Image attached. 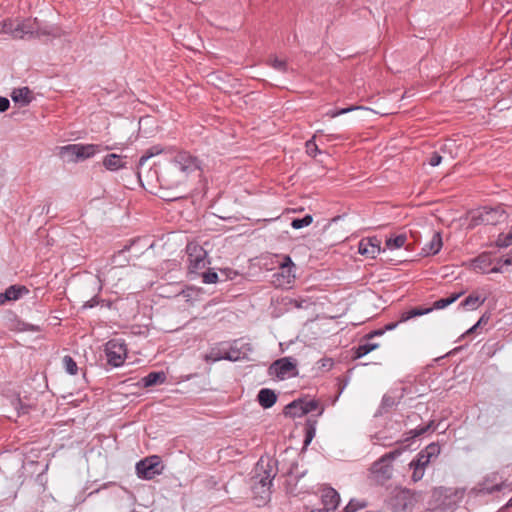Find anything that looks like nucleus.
Listing matches in <instances>:
<instances>
[{
	"instance_id": "obj_53",
	"label": "nucleus",
	"mask_w": 512,
	"mask_h": 512,
	"mask_svg": "<svg viewBox=\"0 0 512 512\" xmlns=\"http://www.w3.org/2000/svg\"><path fill=\"white\" fill-rule=\"evenodd\" d=\"M409 467L412 470L411 480L416 481V458L412 459L409 463Z\"/></svg>"
},
{
	"instance_id": "obj_43",
	"label": "nucleus",
	"mask_w": 512,
	"mask_h": 512,
	"mask_svg": "<svg viewBox=\"0 0 512 512\" xmlns=\"http://www.w3.org/2000/svg\"><path fill=\"white\" fill-rule=\"evenodd\" d=\"M360 108L361 107H359V106H349V107L341 108V109H331L326 113V115L330 118H335L342 114H346L348 112H351V111H354V110H357Z\"/></svg>"
},
{
	"instance_id": "obj_6",
	"label": "nucleus",
	"mask_w": 512,
	"mask_h": 512,
	"mask_svg": "<svg viewBox=\"0 0 512 512\" xmlns=\"http://www.w3.org/2000/svg\"><path fill=\"white\" fill-rule=\"evenodd\" d=\"M107 363L113 367L121 366L127 356V347L120 339H111L105 344Z\"/></svg>"
},
{
	"instance_id": "obj_27",
	"label": "nucleus",
	"mask_w": 512,
	"mask_h": 512,
	"mask_svg": "<svg viewBox=\"0 0 512 512\" xmlns=\"http://www.w3.org/2000/svg\"><path fill=\"white\" fill-rule=\"evenodd\" d=\"M225 344L220 343L214 347H212L208 353H206L203 359L206 362H217L220 360H225Z\"/></svg>"
},
{
	"instance_id": "obj_16",
	"label": "nucleus",
	"mask_w": 512,
	"mask_h": 512,
	"mask_svg": "<svg viewBox=\"0 0 512 512\" xmlns=\"http://www.w3.org/2000/svg\"><path fill=\"white\" fill-rule=\"evenodd\" d=\"M462 294H463L462 292L453 293L446 298H441L439 300H436L433 303V306L430 308H424L422 306H418V317L431 312L433 309H443V308L449 306L450 304L454 303Z\"/></svg>"
},
{
	"instance_id": "obj_54",
	"label": "nucleus",
	"mask_w": 512,
	"mask_h": 512,
	"mask_svg": "<svg viewBox=\"0 0 512 512\" xmlns=\"http://www.w3.org/2000/svg\"><path fill=\"white\" fill-rule=\"evenodd\" d=\"M499 262L504 265H512V250L504 258H500Z\"/></svg>"
},
{
	"instance_id": "obj_19",
	"label": "nucleus",
	"mask_w": 512,
	"mask_h": 512,
	"mask_svg": "<svg viewBox=\"0 0 512 512\" xmlns=\"http://www.w3.org/2000/svg\"><path fill=\"white\" fill-rule=\"evenodd\" d=\"M492 262V253L482 252L477 257L471 260V266L475 271L487 273L488 268L491 266Z\"/></svg>"
},
{
	"instance_id": "obj_61",
	"label": "nucleus",
	"mask_w": 512,
	"mask_h": 512,
	"mask_svg": "<svg viewBox=\"0 0 512 512\" xmlns=\"http://www.w3.org/2000/svg\"><path fill=\"white\" fill-rule=\"evenodd\" d=\"M398 324V321L388 323L385 325V330H393Z\"/></svg>"
},
{
	"instance_id": "obj_12",
	"label": "nucleus",
	"mask_w": 512,
	"mask_h": 512,
	"mask_svg": "<svg viewBox=\"0 0 512 512\" xmlns=\"http://www.w3.org/2000/svg\"><path fill=\"white\" fill-rule=\"evenodd\" d=\"M11 405L16 410L17 416L28 414L36 406L30 396L21 397L20 394L11 399Z\"/></svg>"
},
{
	"instance_id": "obj_8",
	"label": "nucleus",
	"mask_w": 512,
	"mask_h": 512,
	"mask_svg": "<svg viewBox=\"0 0 512 512\" xmlns=\"http://www.w3.org/2000/svg\"><path fill=\"white\" fill-rule=\"evenodd\" d=\"M441 447L438 443L432 442L418 453V470L425 469L429 464L434 463L440 454Z\"/></svg>"
},
{
	"instance_id": "obj_17",
	"label": "nucleus",
	"mask_w": 512,
	"mask_h": 512,
	"mask_svg": "<svg viewBox=\"0 0 512 512\" xmlns=\"http://www.w3.org/2000/svg\"><path fill=\"white\" fill-rule=\"evenodd\" d=\"M127 156H121L115 153L108 154L103 159V166L109 171H117L125 168Z\"/></svg>"
},
{
	"instance_id": "obj_56",
	"label": "nucleus",
	"mask_w": 512,
	"mask_h": 512,
	"mask_svg": "<svg viewBox=\"0 0 512 512\" xmlns=\"http://www.w3.org/2000/svg\"><path fill=\"white\" fill-rule=\"evenodd\" d=\"M490 316L487 315V313L483 314L480 319L477 321V324L479 325V327L483 324H486L489 320Z\"/></svg>"
},
{
	"instance_id": "obj_42",
	"label": "nucleus",
	"mask_w": 512,
	"mask_h": 512,
	"mask_svg": "<svg viewBox=\"0 0 512 512\" xmlns=\"http://www.w3.org/2000/svg\"><path fill=\"white\" fill-rule=\"evenodd\" d=\"M316 135H314L311 139L306 141V152L311 157H316L318 153H320V150L315 142Z\"/></svg>"
},
{
	"instance_id": "obj_34",
	"label": "nucleus",
	"mask_w": 512,
	"mask_h": 512,
	"mask_svg": "<svg viewBox=\"0 0 512 512\" xmlns=\"http://www.w3.org/2000/svg\"><path fill=\"white\" fill-rule=\"evenodd\" d=\"M313 222V217L310 214L305 215L303 218H294L291 221V226L294 229H301L309 226Z\"/></svg>"
},
{
	"instance_id": "obj_47",
	"label": "nucleus",
	"mask_w": 512,
	"mask_h": 512,
	"mask_svg": "<svg viewBox=\"0 0 512 512\" xmlns=\"http://www.w3.org/2000/svg\"><path fill=\"white\" fill-rule=\"evenodd\" d=\"M271 468L269 470H264V473L266 474L263 476L259 483L262 487H270L272 485V479L274 478L275 474H271Z\"/></svg>"
},
{
	"instance_id": "obj_40",
	"label": "nucleus",
	"mask_w": 512,
	"mask_h": 512,
	"mask_svg": "<svg viewBox=\"0 0 512 512\" xmlns=\"http://www.w3.org/2000/svg\"><path fill=\"white\" fill-rule=\"evenodd\" d=\"M225 360L229 361H237L241 359V351L235 347L232 346H226L225 345Z\"/></svg>"
},
{
	"instance_id": "obj_3",
	"label": "nucleus",
	"mask_w": 512,
	"mask_h": 512,
	"mask_svg": "<svg viewBox=\"0 0 512 512\" xmlns=\"http://www.w3.org/2000/svg\"><path fill=\"white\" fill-rule=\"evenodd\" d=\"M187 254V274L190 279H194L200 275L209 264L207 251L197 242H189L186 245Z\"/></svg>"
},
{
	"instance_id": "obj_55",
	"label": "nucleus",
	"mask_w": 512,
	"mask_h": 512,
	"mask_svg": "<svg viewBox=\"0 0 512 512\" xmlns=\"http://www.w3.org/2000/svg\"><path fill=\"white\" fill-rule=\"evenodd\" d=\"M504 264H502L501 262H499V260L497 261V264L492 267L491 269H488L487 273H500L502 271V266Z\"/></svg>"
},
{
	"instance_id": "obj_64",
	"label": "nucleus",
	"mask_w": 512,
	"mask_h": 512,
	"mask_svg": "<svg viewBox=\"0 0 512 512\" xmlns=\"http://www.w3.org/2000/svg\"><path fill=\"white\" fill-rule=\"evenodd\" d=\"M327 363H328V366H329V367H332L333 362H332V360H331V359H326V360H325V363H323V366H324V367H325V366H327Z\"/></svg>"
},
{
	"instance_id": "obj_22",
	"label": "nucleus",
	"mask_w": 512,
	"mask_h": 512,
	"mask_svg": "<svg viewBox=\"0 0 512 512\" xmlns=\"http://www.w3.org/2000/svg\"><path fill=\"white\" fill-rule=\"evenodd\" d=\"M504 489H508L509 491H512V486L510 484H507L506 482L502 481L500 483L493 484L492 481L486 477L482 483H480V489L479 491L483 494H492L497 491H502Z\"/></svg>"
},
{
	"instance_id": "obj_37",
	"label": "nucleus",
	"mask_w": 512,
	"mask_h": 512,
	"mask_svg": "<svg viewBox=\"0 0 512 512\" xmlns=\"http://www.w3.org/2000/svg\"><path fill=\"white\" fill-rule=\"evenodd\" d=\"M63 365H64L66 372L69 373L70 375L77 374L78 366H77V363L74 361V359L71 356H69V355L64 356Z\"/></svg>"
},
{
	"instance_id": "obj_24",
	"label": "nucleus",
	"mask_w": 512,
	"mask_h": 512,
	"mask_svg": "<svg viewBox=\"0 0 512 512\" xmlns=\"http://www.w3.org/2000/svg\"><path fill=\"white\" fill-rule=\"evenodd\" d=\"M302 407V398L296 399L284 407L283 414L290 418L302 417L306 415Z\"/></svg>"
},
{
	"instance_id": "obj_63",
	"label": "nucleus",
	"mask_w": 512,
	"mask_h": 512,
	"mask_svg": "<svg viewBox=\"0 0 512 512\" xmlns=\"http://www.w3.org/2000/svg\"><path fill=\"white\" fill-rule=\"evenodd\" d=\"M129 249H130V245H125L123 247V249L118 251V255H121L122 253H124L125 251H128Z\"/></svg>"
},
{
	"instance_id": "obj_26",
	"label": "nucleus",
	"mask_w": 512,
	"mask_h": 512,
	"mask_svg": "<svg viewBox=\"0 0 512 512\" xmlns=\"http://www.w3.org/2000/svg\"><path fill=\"white\" fill-rule=\"evenodd\" d=\"M166 381V374L163 371H152L141 379L144 387H152Z\"/></svg>"
},
{
	"instance_id": "obj_23",
	"label": "nucleus",
	"mask_w": 512,
	"mask_h": 512,
	"mask_svg": "<svg viewBox=\"0 0 512 512\" xmlns=\"http://www.w3.org/2000/svg\"><path fill=\"white\" fill-rule=\"evenodd\" d=\"M257 400L264 409H268L276 403L277 395L272 389L263 388L258 392Z\"/></svg>"
},
{
	"instance_id": "obj_14",
	"label": "nucleus",
	"mask_w": 512,
	"mask_h": 512,
	"mask_svg": "<svg viewBox=\"0 0 512 512\" xmlns=\"http://www.w3.org/2000/svg\"><path fill=\"white\" fill-rule=\"evenodd\" d=\"M413 493L409 489H400L393 497V506L402 511L412 507Z\"/></svg>"
},
{
	"instance_id": "obj_60",
	"label": "nucleus",
	"mask_w": 512,
	"mask_h": 512,
	"mask_svg": "<svg viewBox=\"0 0 512 512\" xmlns=\"http://www.w3.org/2000/svg\"><path fill=\"white\" fill-rule=\"evenodd\" d=\"M479 328V325L476 323L474 324L471 328H469L463 335L462 337H464L465 335H468V334H471V333H474L477 329Z\"/></svg>"
},
{
	"instance_id": "obj_4",
	"label": "nucleus",
	"mask_w": 512,
	"mask_h": 512,
	"mask_svg": "<svg viewBox=\"0 0 512 512\" xmlns=\"http://www.w3.org/2000/svg\"><path fill=\"white\" fill-rule=\"evenodd\" d=\"M395 457V452H390L383 455L380 459L375 461L371 468L372 479L380 485H383L392 477V460Z\"/></svg>"
},
{
	"instance_id": "obj_48",
	"label": "nucleus",
	"mask_w": 512,
	"mask_h": 512,
	"mask_svg": "<svg viewBox=\"0 0 512 512\" xmlns=\"http://www.w3.org/2000/svg\"><path fill=\"white\" fill-rule=\"evenodd\" d=\"M280 268L283 271L285 270L288 273V277L290 276V272H291L292 268H295V264L293 263L290 256H285L283 258V261L280 264Z\"/></svg>"
},
{
	"instance_id": "obj_21",
	"label": "nucleus",
	"mask_w": 512,
	"mask_h": 512,
	"mask_svg": "<svg viewBox=\"0 0 512 512\" xmlns=\"http://www.w3.org/2000/svg\"><path fill=\"white\" fill-rule=\"evenodd\" d=\"M11 98L15 103L20 104V106H27L33 100L32 91L28 87H22L18 89H14L11 93Z\"/></svg>"
},
{
	"instance_id": "obj_10",
	"label": "nucleus",
	"mask_w": 512,
	"mask_h": 512,
	"mask_svg": "<svg viewBox=\"0 0 512 512\" xmlns=\"http://www.w3.org/2000/svg\"><path fill=\"white\" fill-rule=\"evenodd\" d=\"M433 148V145L430 144L429 141L424 140L418 143V150L421 151L424 159L422 164L425 165L428 163L432 167H436L441 163L442 156L437 151H430Z\"/></svg>"
},
{
	"instance_id": "obj_15",
	"label": "nucleus",
	"mask_w": 512,
	"mask_h": 512,
	"mask_svg": "<svg viewBox=\"0 0 512 512\" xmlns=\"http://www.w3.org/2000/svg\"><path fill=\"white\" fill-rule=\"evenodd\" d=\"M28 292L29 290L23 285H11L5 292L0 293V306L8 301L18 300L23 294Z\"/></svg>"
},
{
	"instance_id": "obj_39",
	"label": "nucleus",
	"mask_w": 512,
	"mask_h": 512,
	"mask_svg": "<svg viewBox=\"0 0 512 512\" xmlns=\"http://www.w3.org/2000/svg\"><path fill=\"white\" fill-rule=\"evenodd\" d=\"M406 242V236L405 235H398L395 238H389L386 240V246L390 249L394 248H400L404 246Z\"/></svg>"
},
{
	"instance_id": "obj_57",
	"label": "nucleus",
	"mask_w": 512,
	"mask_h": 512,
	"mask_svg": "<svg viewBox=\"0 0 512 512\" xmlns=\"http://www.w3.org/2000/svg\"><path fill=\"white\" fill-rule=\"evenodd\" d=\"M384 330H374L365 336L366 339H371L374 336L382 335Z\"/></svg>"
},
{
	"instance_id": "obj_52",
	"label": "nucleus",
	"mask_w": 512,
	"mask_h": 512,
	"mask_svg": "<svg viewBox=\"0 0 512 512\" xmlns=\"http://www.w3.org/2000/svg\"><path fill=\"white\" fill-rule=\"evenodd\" d=\"M10 107V101L6 97L0 96V112L3 113L7 111Z\"/></svg>"
},
{
	"instance_id": "obj_58",
	"label": "nucleus",
	"mask_w": 512,
	"mask_h": 512,
	"mask_svg": "<svg viewBox=\"0 0 512 512\" xmlns=\"http://www.w3.org/2000/svg\"><path fill=\"white\" fill-rule=\"evenodd\" d=\"M303 303H307V301H305V300H297V299L291 301V304H293L296 308L304 307Z\"/></svg>"
},
{
	"instance_id": "obj_11",
	"label": "nucleus",
	"mask_w": 512,
	"mask_h": 512,
	"mask_svg": "<svg viewBox=\"0 0 512 512\" xmlns=\"http://www.w3.org/2000/svg\"><path fill=\"white\" fill-rule=\"evenodd\" d=\"M321 501L323 509H327L329 512H334L340 503L339 493L332 487H326L322 491Z\"/></svg>"
},
{
	"instance_id": "obj_20",
	"label": "nucleus",
	"mask_w": 512,
	"mask_h": 512,
	"mask_svg": "<svg viewBox=\"0 0 512 512\" xmlns=\"http://www.w3.org/2000/svg\"><path fill=\"white\" fill-rule=\"evenodd\" d=\"M163 152H165L164 148H162L160 145H154V146L150 147L149 149H147L145 151V153L140 157V159L138 161V166H137V177L142 185H143L142 173H143V168H144L145 162L148 159H150L151 157L161 154Z\"/></svg>"
},
{
	"instance_id": "obj_25",
	"label": "nucleus",
	"mask_w": 512,
	"mask_h": 512,
	"mask_svg": "<svg viewBox=\"0 0 512 512\" xmlns=\"http://www.w3.org/2000/svg\"><path fill=\"white\" fill-rule=\"evenodd\" d=\"M3 31L14 39H23V30L18 20L6 19L3 21Z\"/></svg>"
},
{
	"instance_id": "obj_35",
	"label": "nucleus",
	"mask_w": 512,
	"mask_h": 512,
	"mask_svg": "<svg viewBox=\"0 0 512 512\" xmlns=\"http://www.w3.org/2000/svg\"><path fill=\"white\" fill-rule=\"evenodd\" d=\"M496 246L499 248H506L512 245V232L508 233H500L495 242Z\"/></svg>"
},
{
	"instance_id": "obj_13",
	"label": "nucleus",
	"mask_w": 512,
	"mask_h": 512,
	"mask_svg": "<svg viewBox=\"0 0 512 512\" xmlns=\"http://www.w3.org/2000/svg\"><path fill=\"white\" fill-rule=\"evenodd\" d=\"M442 246H443V242H442L441 233L438 231H435L433 233V236L430 239V241L428 243H426L421 248V251L418 253V255H420L422 257H429V256L436 255L437 253H439Z\"/></svg>"
},
{
	"instance_id": "obj_51",
	"label": "nucleus",
	"mask_w": 512,
	"mask_h": 512,
	"mask_svg": "<svg viewBox=\"0 0 512 512\" xmlns=\"http://www.w3.org/2000/svg\"><path fill=\"white\" fill-rule=\"evenodd\" d=\"M100 300L97 296H94L93 298H91L90 300L86 301L82 308L83 309H88V308H93L95 306H97L99 304Z\"/></svg>"
},
{
	"instance_id": "obj_30",
	"label": "nucleus",
	"mask_w": 512,
	"mask_h": 512,
	"mask_svg": "<svg viewBox=\"0 0 512 512\" xmlns=\"http://www.w3.org/2000/svg\"><path fill=\"white\" fill-rule=\"evenodd\" d=\"M504 344L501 341L496 340H488L484 343L482 346V352L486 357H493L497 351H500L503 349Z\"/></svg>"
},
{
	"instance_id": "obj_46",
	"label": "nucleus",
	"mask_w": 512,
	"mask_h": 512,
	"mask_svg": "<svg viewBox=\"0 0 512 512\" xmlns=\"http://www.w3.org/2000/svg\"><path fill=\"white\" fill-rule=\"evenodd\" d=\"M415 317H416V307H411L409 310L403 311L400 313L398 323L406 322L407 320L415 318Z\"/></svg>"
},
{
	"instance_id": "obj_36",
	"label": "nucleus",
	"mask_w": 512,
	"mask_h": 512,
	"mask_svg": "<svg viewBox=\"0 0 512 512\" xmlns=\"http://www.w3.org/2000/svg\"><path fill=\"white\" fill-rule=\"evenodd\" d=\"M268 64L275 70H278L283 73L287 72L288 70L287 62L285 60L279 59L276 56L270 57L268 60Z\"/></svg>"
},
{
	"instance_id": "obj_28",
	"label": "nucleus",
	"mask_w": 512,
	"mask_h": 512,
	"mask_svg": "<svg viewBox=\"0 0 512 512\" xmlns=\"http://www.w3.org/2000/svg\"><path fill=\"white\" fill-rule=\"evenodd\" d=\"M316 425H317V420L315 418L310 417L306 420V423L304 425V432H305V438H304V442H303L304 448H306L311 443L313 438L315 437Z\"/></svg>"
},
{
	"instance_id": "obj_50",
	"label": "nucleus",
	"mask_w": 512,
	"mask_h": 512,
	"mask_svg": "<svg viewBox=\"0 0 512 512\" xmlns=\"http://www.w3.org/2000/svg\"><path fill=\"white\" fill-rule=\"evenodd\" d=\"M49 35H52V31L47 28H41L39 26V23H37L34 38H40L41 36H49Z\"/></svg>"
},
{
	"instance_id": "obj_5",
	"label": "nucleus",
	"mask_w": 512,
	"mask_h": 512,
	"mask_svg": "<svg viewBox=\"0 0 512 512\" xmlns=\"http://www.w3.org/2000/svg\"><path fill=\"white\" fill-rule=\"evenodd\" d=\"M268 374L280 380L298 375L297 363L291 357H283L275 360L268 368Z\"/></svg>"
},
{
	"instance_id": "obj_41",
	"label": "nucleus",
	"mask_w": 512,
	"mask_h": 512,
	"mask_svg": "<svg viewBox=\"0 0 512 512\" xmlns=\"http://www.w3.org/2000/svg\"><path fill=\"white\" fill-rule=\"evenodd\" d=\"M366 506V502L351 499L344 510L347 512H357L358 510L364 509Z\"/></svg>"
},
{
	"instance_id": "obj_49",
	"label": "nucleus",
	"mask_w": 512,
	"mask_h": 512,
	"mask_svg": "<svg viewBox=\"0 0 512 512\" xmlns=\"http://www.w3.org/2000/svg\"><path fill=\"white\" fill-rule=\"evenodd\" d=\"M438 424L435 421H430L427 425L418 427V436L424 435L429 432H434L437 429Z\"/></svg>"
},
{
	"instance_id": "obj_2",
	"label": "nucleus",
	"mask_w": 512,
	"mask_h": 512,
	"mask_svg": "<svg viewBox=\"0 0 512 512\" xmlns=\"http://www.w3.org/2000/svg\"><path fill=\"white\" fill-rule=\"evenodd\" d=\"M462 493L454 488H434L427 501L428 510L440 512H452L456 509Z\"/></svg>"
},
{
	"instance_id": "obj_18",
	"label": "nucleus",
	"mask_w": 512,
	"mask_h": 512,
	"mask_svg": "<svg viewBox=\"0 0 512 512\" xmlns=\"http://www.w3.org/2000/svg\"><path fill=\"white\" fill-rule=\"evenodd\" d=\"M76 150V160L82 161L93 157L96 153L100 152V145L97 144H77V147L72 148Z\"/></svg>"
},
{
	"instance_id": "obj_29",
	"label": "nucleus",
	"mask_w": 512,
	"mask_h": 512,
	"mask_svg": "<svg viewBox=\"0 0 512 512\" xmlns=\"http://www.w3.org/2000/svg\"><path fill=\"white\" fill-rule=\"evenodd\" d=\"M486 298L471 293L461 303L460 306L466 309L475 310L485 302Z\"/></svg>"
},
{
	"instance_id": "obj_31",
	"label": "nucleus",
	"mask_w": 512,
	"mask_h": 512,
	"mask_svg": "<svg viewBox=\"0 0 512 512\" xmlns=\"http://www.w3.org/2000/svg\"><path fill=\"white\" fill-rule=\"evenodd\" d=\"M21 29L23 30V39L25 37L28 38H34V34L36 32V26H37V19H25L22 21H19Z\"/></svg>"
},
{
	"instance_id": "obj_33",
	"label": "nucleus",
	"mask_w": 512,
	"mask_h": 512,
	"mask_svg": "<svg viewBox=\"0 0 512 512\" xmlns=\"http://www.w3.org/2000/svg\"><path fill=\"white\" fill-rule=\"evenodd\" d=\"M395 404V398L391 395L385 394L382 398L379 410L376 415H381L388 412Z\"/></svg>"
},
{
	"instance_id": "obj_44",
	"label": "nucleus",
	"mask_w": 512,
	"mask_h": 512,
	"mask_svg": "<svg viewBox=\"0 0 512 512\" xmlns=\"http://www.w3.org/2000/svg\"><path fill=\"white\" fill-rule=\"evenodd\" d=\"M77 147V144H68L66 146L61 147L60 154L62 156H68L70 161L77 162L76 160V150L72 148Z\"/></svg>"
},
{
	"instance_id": "obj_38",
	"label": "nucleus",
	"mask_w": 512,
	"mask_h": 512,
	"mask_svg": "<svg viewBox=\"0 0 512 512\" xmlns=\"http://www.w3.org/2000/svg\"><path fill=\"white\" fill-rule=\"evenodd\" d=\"M202 277V281L205 284H215L218 282V274L212 269H208L207 271H200V275Z\"/></svg>"
},
{
	"instance_id": "obj_45",
	"label": "nucleus",
	"mask_w": 512,
	"mask_h": 512,
	"mask_svg": "<svg viewBox=\"0 0 512 512\" xmlns=\"http://www.w3.org/2000/svg\"><path fill=\"white\" fill-rule=\"evenodd\" d=\"M302 408L304 409L305 414H308L319 407V402L315 399L306 400L302 398Z\"/></svg>"
},
{
	"instance_id": "obj_59",
	"label": "nucleus",
	"mask_w": 512,
	"mask_h": 512,
	"mask_svg": "<svg viewBox=\"0 0 512 512\" xmlns=\"http://www.w3.org/2000/svg\"><path fill=\"white\" fill-rule=\"evenodd\" d=\"M510 507H512V497L503 507L500 508L499 512H506Z\"/></svg>"
},
{
	"instance_id": "obj_7",
	"label": "nucleus",
	"mask_w": 512,
	"mask_h": 512,
	"mask_svg": "<svg viewBox=\"0 0 512 512\" xmlns=\"http://www.w3.org/2000/svg\"><path fill=\"white\" fill-rule=\"evenodd\" d=\"M162 470L163 466L158 456L146 457L136 464L137 476L144 480H152L155 476L160 475Z\"/></svg>"
},
{
	"instance_id": "obj_1",
	"label": "nucleus",
	"mask_w": 512,
	"mask_h": 512,
	"mask_svg": "<svg viewBox=\"0 0 512 512\" xmlns=\"http://www.w3.org/2000/svg\"><path fill=\"white\" fill-rule=\"evenodd\" d=\"M202 162L198 157L185 150H179L170 154L168 163L153 175L162 189L176 190L187 182L190 175H200Z\"/></svg>"
},
{
	"instance_id": "obj_9",
	"label": "nucleus",
	"mask_w": 512,
	"mask_h": 512,
	"mask_svg": "<svg viewBox=\"0 0 512 512\" xmlns=\"http://www.w3.org/2000/svg\"><path fill=\"white\" fill-rule=\"evenodd\" d=\"M381 252V241L376 237H367L360 240L358 244V253L375 258Z\"/></svg>"
},
{
	"instance_id": "obj_32",
	"label": "nucleus",
	"mask_w": 512,
	"mask_h": 512,
	"mask_svg": "<svg viewBox=\"0 0 512 512\" xmlns=\"http://www.w3.org/2000/svg\"><path fill=\"white\" fill-rule=\"evenodd\" d=\"M377 347H378V344H376V343L360 344L359 346L354 347L352 349V351H353L352 358L359 359V358L365 356L366 354L370 353L371 351L375 350Z\"/></svg>"
},
{
	"instance_id": "obj_62",
	"label": "nucleus",
	"mask_w": 512,
	"mask_h": 512,
	"mask_svg": "<svg viewBox=\"0 0 512 512\" xmlns=\"http://www.w3.org/2000/svg\"><path fill=\"white\" fill-rule=\"evenodd\" d=\"M426 496V493L418 492V501L424 502Z\"/></svg>"
}]
</instances>
